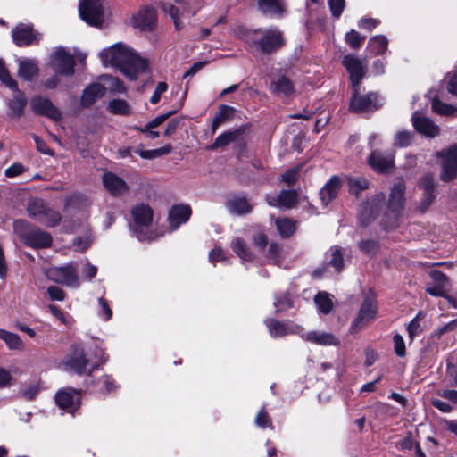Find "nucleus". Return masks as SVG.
Instances as JSON below:
<instances>
[{
	"label": "nucleus",
	"mask_w": 457,
	"mask_h": 457,
	"mask_svg": "<svg viewBox=\"0 0 457 457\" xmlns=\"http://www.w3.org/2000/svg\"><path fill=\"white\" fill-rule=\"evenodd\" d=\"M98 56L104 66H113L130 80H135L140 71L146 70V60L138 56L129 46L123 43H116L103 49Z\"/></svg>",
	"instance_id": "f257e3e1"
},
{
	"label": "nucleus",
	"mask_w": 457,
	"mask_h": 457,
	"mask_svg": "<svg viewBox=\"0 0 457 457\" xmlns=\"http://www.w3.org/2000/svg\"><path fill=\"white\" fill-rule=\"evenodd\" d=\"M244 41L258 48L263 54H271L285 44L283 32L277 27L246 29L242 34Z\"/></svg>",
	"instance_id": "f03ea898"
},
{
	"label": "nucleus",
	"mask_w": 457,
	"mask_h": 457,
	"mask_svg": "<svg viewBox=\"0 0 457 457\" xmlns=\"http://www.w3.org/2000/svg\"><path fill=\"white\" fill-rule=\"evenodd\" d=\"M28 215L46 227H57L62 219L61 212L42 198H30L27 204Z\"/></svg>",
	"instance_id": "7ed1b4c3"
},
{
	"label": "nucleus",
	"mask_w": 457,
	"mask_h": 457,
	"mask_svg": "<svg viewBox=\"0 0 457 457\" xmlns=\"http://www.w3.org/2000/svg\"><path fill=\"white\" fill-rule=\"evenodd\" d=\"M132 223L130 228L139 241H150L154 239L148 228L153 221L154 212L151 207L145 204H138L131 209Z\"/></svg>",
	"instance_id": "20e7f679"
},
{
	"label": "nucleus",
	"mask_w": 457,
	"mask_h": 457,
	"mask_svg": "<svg viewBox=\"0 0 457 457\" xmlns=\"http://www.w3.org/2000/svg\"><path fill=\"white\" fill-rule=\"evenodd\" d=\"M14 231L26 245L32 248H46L53 242L50 233L38 228H29L24 220L14 222Z\"/></svg>",
	"instance_id": "39448f33"
},
{
	"label": "nucleus",
	"mask_w": 457,
	"mask_h": 457,
	"mask_svg": "<svg viewBox=\"0 0 457 457\" xmlns=\"http://www.w3.org/2000/svg\"><path fill=\"white\" fill-rule=\"evenodd\" d=\"M46 275L50 280L55 283L62 284L70 287H79L77 270L72 263L50 268L46 271Z\"/></svg>",
	"instance_id": "423d86ee"
},
{
	"label": "nucleus",
	"mask_w": 457,
	"mask_h": 457,
	"mask_svg": "<svg viewBox=\"0 0 457 457\" xmlns=\"http://www.w3.org/2000/svg\"><path fill=\"white\" fill-rule=\"evenodd\" d=\"M80 18L90 26L100 27L104 21V9L101 0H80Z\"/></svg>",
	"instance_id": "0eeeda50"
},
{
	"label": "nucleus",
	"mask_w": 457,
	"mask_h": 457,
	"mask_svg": "<svg viewBox=\"0 0 457 457\" xmlns=\"http://www.w3.org/2000/svg\"><path fill=\"white\" fill-rule=\"evenodd\" d=\"M378 312V303L373 296H367L361 304L358 315L352 321L350 331L356 333L364 325L375 320Z\"/></svg>",
	"instance_id": "6e6552de"
},
{
	"label": "nucleus",
	"mask_w": 457,
	"mask_h": 457,
	"mask_svg": "<svg viewBox=\"0 0 457 457\" xmlns=\"http://www.w3.org/2000/svg\"><path fill=\"white\" fill-rule=\"evenodd\" d=\"M436 156L442 160L441 179L447 182L455 179L457 177V144L436 153Z\"/></svg>",
	"instance_id": "1a4fd4ad"
},
{
	"label": "nucleus",
	"mask_w": 457,
	"mask_h": 457,
	"mask_svg": "<svg viewBox=\"0 0 457 457\" xmlns=\"http://www.w3.org/2000/svg\"><path fill=\"white\" fill-rule=\"evenodd\" d=\"M360 87L353 88V96L350 102V110L353 112H371L379 108L382 104L378 102L375 93L361 96L359 94Z\"/></svg>",
	"instance_id": "9d476101"
},
{
	"label": "nucleus",
	"mask_w": 457,
	"mask_h": 457,
	"mask_svg": "<svg viewBox=\"0 0 457 457\" xmlns=\"http://www.w3.org/2000/svg\"><path fill=\"white\" fill-rule=\"evenodd\" d=\"M50 64L56 74L71 76L74 73V58L63 48H56L53 52Z\"/></svg>",
	"instance_id": "9b49d317"
},
{
	"label": "nucleus",
	"mask_w": 457,
	"mask_h": 457,
	"mask_svg": "<svg viewBox=\"0 0 457 457\" xmlns=\"http://www.w3.org/2000/svg\"><path fill=\"white\" fill-rule=\"evenodd\" d=\"M343 65L350 75L352 88L360 87L361 82L366 73L367 63L353 54L345 55L342 61Z\"/></svg>",
	"instance_id": "f8f14e48"
},
{
	"label": "nucleus",
	"mask_w": 457,
	"mask_h": 457,
	"mask_svg": "<svg viewBox=\"0 0 457 457\" xmlns=\"http://www.w3.org/2000/svg\"><path fill=\"white\" fill-rule=\"evenodd\" d=\"M66 366L79 375L90 374L96 364L91 363V361L86 358L85 350L80 345H74L70 358L66 361Z\"/></svg>",
	"instance_id": "ddd939ff"
},
{
	"label": "nucleus",
	"mask_w": 457,
	"mask_h": 457,
	"mask_svg": "<svg viewBox=\"0 0 457 457\" xmlns=\"http://www.w3.org/2000/svg\"><path fill=\"white\" fill-rule=\"evenodd\" d=\"M201 8V4L195 1L175 0V4L170 5L169 12L173 19L176 29H180V18L193 16Z\"/></svg>",
	"instance_id": "4468645a"
},
{
	"label": "nucleus",
	"mask_w": 457,
	"mask_h": 457,
	"mask_svg": "<svg viewBox=\"0 0 457 457\" xmlns=\"http://www.w3.org/2000/svg\"><path fill=\"white\" fill-rule=\"evenodd\" d=\"M30 107L37 115L46 116L54 120H60L62 119L61 111L46 97L35 96L30 100Z\"/></svg>",
	"instance_id": "2eb2a0df"
},
{
	"label": "nucleus",
	"mask_w": 457,
	"mask_h": 457,
	"mask_svg": "<svg viewBox=\"0 0 457 457\" xmlns=\"http://www.w3.org/2000/svg\"><path fill=\"white\" fill-rule=\"evenodd\" d=\"M384 194L379 193L361 205L359 217L362 225H368L377 217L381 208L384 206Z\"/></svg>",
	"instance_id": "dca6fc26"
},
{
	"label": "nucleus",
	"mask_w": 457,
	"mask_h": 457,
	"mask_svg": "<svg viewBox=\"0 0 457 457\" xmlns=\"http://www.w3.org/2000/svg\"><path fill=\"white\" fill-rule=\"evenodd\" d=\"M55 403L61 409L73 415L80 407L81 395L77 390L71 388L63 389L55 395Z\"/></svg>",
	"instance_id": "f3484780"
},
{
	"label": "nucleus",
	"mask_w": 457,
	"mask_h": 457,
	"mask_svg": "<svg viewBox=\"0 0 457 457\" xmlns=\"http://www.w3.org/2000/svg\"><path fill=\"white\" fill-rule=\"evenodd\" d=\"M265 324L272 337H280L287 335L300 334L303 328L293 321L281 322L275 319H267Z\"/></svg>",
	"instance_id": "a211bd4d"
},
{
	"label": "nucleus",
	"mask_w": 457,
	"mask_h": 457,
	"mask_svg": "<svg viewBox=\"0 0 457 457\" xmlns=\"http://www.w3.org/2000/svg\"><path fill=\"white\" fill-rule=\"evenodd\" d=\"M12 40L18 46H26L37 42L40 36L30 24H18L12 30Z\"/></svg>",
	"instance_id": "6ab92c4d"
},
{
	"label": "nucleus",
	"mask_w": 457,
	"mask_h": 457,
	"mask_svg": "<svg viewBox=\"0 0 457 457\" xmlns=\"http://www.w3.org/2000/svg\"><path fill=\"white\" fill-rule=\"evenodd\" d=\"M411 120L415 129L419 133L428 137H435L439 134V127L429 118L422 116L419 112L416 111L412 114Z\"/></svg>",
	"instance_id": "aec40b11"
},
{
	"label": "nucleus",
	"mask_w": 457,
	"mask_h": 457,
	"mask_svg": "<svg viewBox=\"0 0 457 457\" xmlns=\"http://www.w3.org/2000/svg\"><path fill=\"white\" fill-rule=\"evenodd\" d=\"M300 337L307 342L312 344H315L322 346H330V345H338L339 340L338 338L329 332L325 331H310L307 333L299 334Z\"/></svg>",
	"instance_id": "412c9836"
},
{
	"label": "nucleus",
	"mask_w": 457,
	"mask_h": 457,
	"mask_svg": "<svg viewBox=\"0 0 457 457\" xmlns=\"http://www.w3.org/2000/svg\"><path fill=\"white\" fill-rule=\"evenodd\" d=\"M404 190L403 183H396L391 189L387 209L393 213L395 217H398L400 212L403 209L404 205Z\"/></svg>",
	"instance_id": "4be33fe9"
},
{
	"label": "nucleus",
	"mask_w": 457,
	"mask_h": 457,
	"mask_svg": "<svg viewBox=\"0 0 457 457\" xmlns=\"http://www.w3.org/2000/svg\"><path fill=\"white\" fill-rule=\"evenodd\" d=\"M191 216V209L188 205H175L169 212V227L171 231L177 229L181 224L186 223Z\"/></svg>",
	"instance_id": "5701e85b"
},
{
	"label": "nucleus",
	"mask_w": 457,
	"mask_h": 457,
	"mask_svg": "<svg viewBox=\"0 0 457 457\" xmlns=\"http://www.w3.org/2000/svg\"><path fill=\"white\" fill-rule=\"evenodd\" d=\"M103 183L106 190L113 195H120L128 192L127 183L112 172H106L103 176Z\"/></svg>",
	"instance_id": "b1692460"
},
{
	"label": "nucleus",
	"mask_w": 457,
	"mask_h": 457,
	"mask_svg": "<svg viewBox=\"0 0 457 457\" xmlns=\"http://www.w3.org/2000/svg\"><path fill=\"white\" fill-rule=\"evenodd\" d=\"M156 21V14L153 8L145 7L138 11L132 18V25L141 29H152Z\"/></svg>",
	"instance_id": "393cba45"
},
{
	"label": "nucleus",
	"mask_w": 457,
	"mask_h": 457,
	"mask_svg": "<svg viewBox=\"0 0 457 457\" xmlns=\"http://www.w3.org/2000/svg\"><path fill=\"white\" fill-rule=\"evenodd\" d=\"M342 186L341 179L338 176H333L320 189V196L323 205L327 206L336 198Z\"/></svg>",
	"instance_id": "a878e982"
},
{
	"label": "nucleus",
	"mask_w": 457,
	"mask_h": 457,
	"mask_svg": "<svg viewBox=\"0 0 457 457\" xmlns=\"http://www.w3.org/2000/svg\"><path fill=\"white\" fill-rule=\"evenodd\" d=\"M296 192L284 190L278 196H267L268 204L274 207L291 209L296 203Z\"/></svg>",
	"instance_id": "bb28decb"
},
{
	"label": "nucleus",
	"mask_w": 457,
	"mask_h": 457,
	"mask_svg": "<svg viewBox=\"0 0 457 457\" xmlns=\"http://www.w3.org/2000/svg\"><path fill=\"white\" fill-rule=\"evenodd\" d=\"M368 162L375 171L382 173L393 166L394 160L392 155H385L379 151H372Z\"/></svg>",
	"instance_id": "cd10ccee"
},
{
	"label": "nucleus",
	"mask_w": 457,
	"mask_h": 457,
	"mask_svg": "<svg viewBox=\"0 0 457 457\" xmlns=\"http://www.w3.org/2000/svg\"><path fill=\"white\" fill-rule=\"evenodd\" d=\"M257 6L264 15L271 17H280L285 12L284 0H259Z\"/></svg>",
	"instance_id": "c85d7f7f"
},
{
	"label": "nucleus",
	"mask_w": 457,
	"mask_h": 457,
	"mask_svg": "<svg viewBox=\"0 0 457 457\" xmlns=\"http://www.w3.org/2000/svg\"><path fill=\"white\" fill-rule=\"evenodd\" d=\"M106 87L100 83H93L87 87L81 96V104L83 106L92 105L96 99L104 96Z\"/></svg>",
	"instance_id": "c756f323"
},
{
	"label": "nucleus",
	"mask_w": 457,
	"mask_h": 457,
	"mask_svg": "<svg viewBox=\"0 0 457 457\" xmlns=\"http://www.w3.org/2000/svg\"><path fill=\"white\" fill-rule=\"evenodd\" d=\"M227 207L231 213L242 215L248 213L252 211V205L245 196L235 195L231 197L228 203Z\"/></svg>",
	"instance_id": "7c9ffc66"
},
{
	"label": "nucleus",
	"mask_w": 457,
	"mask_h": 457,
	"mask_svg": "<svg viewBox=\"0 0 457 457\" xmlns=\"http://www.w3.org/2000/svg\"><path fill=\"white\" fill-rule=\"evenodd\" d=\"M230 246L242 262H252L255 258V254L251 252L245 240L240 237L234 238Z\"/></svg>",
	"instance_id": "2f4dec72"
},
{
	"label": "nucleus",
	"mask_w": 457,
	"mask_h": 457,
	"mask_svg": "<svg viewBox=\"0 0 457 457\" xmlns=\"http://www.w3.org/2000/svg\"><path fill=\"white\" fill-rule=\"evenodd\" d=\"M18 72L21 78L31 81L37 75L38 68L33 60H20Z\"/></svg>",
	"instance_id": "473e14b6"
},
{
	"label": "nucleus",
	"mask_w": 457,
	"mask_h": 457,
	"mask_svg": "<svg viewBox=\"0 0 457 457\" xmlns=\"http://www.w3.org/2000/svg\"><path fill=\"white\" fill-rule=\"evenodd\" d=\"M270 90L273 93L290 96L294 92V86L288 78L281 76L271 82Z\"/></svg>",
	"instance_id": "72a5a7b5"
},
{
	"label": "nucleus",
	"mask_w": 457,
	"mask_h": 457,
	"mask_svg": "<svg viewBox=\"0 0 457 457\" xmlns=\"http://www.w3.org/2000/svg\"><path fill=\"white\" fill-rule=\"evenodd\" d=\"M235 109L232 106L222 104L213 118L212 130L215 133L220 125L232 118Z\"/></svg>",
	"instance_id": "f704fd0d"
},
{
	"label": "nucleus",
	"mask_w": 457,
	"mask_h": 457,
	"mask_svg": "<svg viewBox=\"0 0 457 457\" xmlns=\"http://www.w3.org/2000/svg\"><path fill=\"white\" fill-rule=\"evenodd\" d=\"M242 134L241 129L229 130L220 135L212 145L209 146L210 149L214 150L218 147H223L228 144L237 141Z\"/></svg>",
	"instance_id": "c9c22d12"
},
{
	"label": "nucleus",
	"mask_w": 457,
	"mask_h": 457,
	"mask_svg": "<svg viewBox=\"0 0 457 457\" xmlns=\"http://www.w3.org/2000/svg\"><path fill=\"white\" fill-rule=\"evenodd\" d=\"M0 339L3 340L10 350L21 351L24 344L19 335L0 328Z\"/></svg>",
	"instance_id": "e433bc0d"
},
{
	"label": "nucleus",
	"mask_w": 457,
	"mask_h": 457,
	"mask_svg": "<svg viewBox=\"0 0 457 457\" xmlns=\"http://www.w3.org/2000/svg\"><path fill=\"white\" fill-rule=\"evenodd\" d=\"M388 46V39L384 35H377L370 38L368 50L373 54H383Z\"/></svg>",
	"instance_id": "4c0bfd02"
},
{
	"label": "nucleus",
	"mask_w": 457,
	"mask_h": 457,
	"mask_svg": "<svg viewBox=\"0 0 457 457\" xmlns=\"http://www.w3.org/2000/svg\"><path fill=\"white\" fill-rule=\"evenodd\" d=\"M420 187L425 193V208H427L436 197L435 182L431 175H426L420 181Z\"/></svg>",
	"instance_id": "58836bf2"
},
{
	"label": "nucleus",
	"mask_w": 457,
	"mask_h": 457,
	"mask_svg": "<svg viewBox=\"0 0 457 457\" xmlns=\"http://www.w3.org/2000/svg\"><path fill=\"white\" fill-rule=\"evenodd\" d=\"M432 109L435 112L442 116H457V105L444 103L437 98L433 99Z\"/></svg>",
	"instance_id": "ea45409f"
},
{
	"label": "nucleus",
	"mask_w": 457,
	"mask_h": 457,
	"mask_svg": "<svg viewBox=\"0 0 457 457\" xmlns=\"http://www.w3.org/2000/svg\"><path fill=\"white\" fill-rule=\"evenodd\" d=\"M347 184L350 193L354 194L356 196H359L361 192L369 187V181L362 177H349L347 178Z\"/></svg>",
	"instance_id": "a19ab883"
},
{
	"label": "nucleus",
	"mask_w": 457,
	"mask_h": 457,
	"mask_svg": "<svg viewBox=\"0 0 457 457\" xmlns=\"http://www.w3.org/2000/svg\"><path fill=\"white\" fill-rule=\"evenodd\" d=\"M108 109L110 112L116 115H129L131 108L129 104L122 99H113L109 102Z\"/></svg>",
	"instance_id": "79ce46f5"
},
{
	"label": "nucleus",
	"mask_w": 457,
	"mask_h": 457,
	"mask_svg": "<svg viewBox=\"0 0 457 457\" xmlns=\"http://www.w3.org/2000/svg\"><path fill=\"white\" fill-rule=\"evenodd\" d=\"M277 229L282 237H289L295 231V222L290 219H278L276 220Z\"/></svg>",
	"instance_id": "37998d69"
},
{
	"label": "nucleus",
	"mask_w": 457,
	"mask_h": 457,
	"mask_svg": "<svg viewBox=\"0 0 457 457\" xmlns=\"http://www.w3.org/2000/svg\"><path fill=\"white\" fill-rule=\"evenodd\" d=\"M424 315L421 312H419L408 324L407 332L408 337L411 342L414 340V338L419 336L422 332L421 320H423Z\"/></svg>",
	"instance_id": "c03bdc74"
},
{
	"label": "nucleus",
	"mask_w": 457,
	"mask_h": 457,
	"mask_svg": "<svg viewBox=\"0 0 457 457\" xmlns=\"http://www.w3.org/2000/svg\"><path fill=\"white\" fill-rule=\"evenodd\" d=\"M102 79L104 81L109 90L113 93H124L126 91L123 82L118 78L111 75H104Z\"/></svg>",
	"instance_id": "a18cd8bd"
},
{
	"label": "nucleus",
	"mask_w": 457,
	"mask_h": 457,
	"mask_svg": "<svg viewBox=\"0 0 457 457\" xmlns=\"http://www.w3.org/2000/svg\"><path fill=\"white\" fill-rule=\"evenodd\" d=\"M26 104L27 100L21 94H19L9 102V107L12 114L17 117L22 115Z\"/></svg>",
	"instance_id": "49530a36"
},
{
	"label": "nucleus",
	"mask_w": 457,
	"mask_h": 457,
	"mask_svg": "<svg viewBox=\"0 0 457 457\" xmlns=\"http://www.w3.org/2000/svg\"><path fill=\"white\" fill-rule=\"evenodd\" d=\"M315 303L320 310L324 314H328L332 308V302L329 298L328 294L327 293H319L314 298Z\"/></svg>",
	"instance_id": "de8ad7c7"
},
{
	"label": "nucleus",
	"mask_w": 457,
	"mask_h": 457,
	"mask_svg": "<svg viewBox=\"0 0 457 457\" xmlns=\"http://www.w3.org/2000/svg\"><path fill=\"white\" fill-rule=\"evenodd\" d=\"M331 251V259L328 262V264L332 266L337 272H339L344 268V260L343 253L339 247L333 246L330 248Z\"/></svg>",
	"instance_id": "09e8293b"
},
{
	"label": "nucleus",
	"mask_w": 457,
	"mask_h": 457,
	"mask_svg": "<svg viewBox=\"0 0 457 457\" xmlns=\"http://www.w3.org/2000/svg\"><path fill=\"white\" fill-rule=\"evenodd\" d=\"M254 423L257 427L261 428H270V429H274L271 418L270 417L265 406L260 410L258 414L255 417Z\"/></svg>",
	"instance_id": "8fccbe9b"
},
{
	"label": "nucleus",
	"mask_w": 457,
	"mask_h": 457,
	"mask_svg": "<svg viewBox=\"0 0 457 457\" xmlns=\"http://www.w3.org/2000/svg\"><path fill=\"white\" fill-rule=\"evenodd\" d=\"M276 312H281L288 310L293 306L290 294L285 293L281 296H276L274 301Z\"/></svg>",
	"instance_id": "3c124183"
},
{
	"label": "nucleus",
	"mask_w": 457,
	"mask_h": 457,
	"mask_svg": "<svg viewBox=\"0 0 457 457\" xmlns=\"http://www.w3.org/2000/svg\"><path fill=\"white\" fill-rule=\"evenodd\" d=\"M0 80L10 89L18 90L16 81L10 76L2 60H0Z\"/></svg>",
	"instance_id": "603ef678"
},
{
	"label": "nucleus",
	"mask_w": 457,
	"mask_h": 457,
	"mask_svg": "<svg viewBox=\"0 0 457 457\" xmlns=\"http://www.w3.org/2000/svg\"><path fill=\"white\" fill-rule=\"evenodd\" d=\"M365 37L361 36L356 30L352 29L345 35L347 45L353 49H358L364 42Z\"/></svg>",
	"instance_id": "864d4df0"
},
{
	"label": "nucleus",
	"mask_w": 457,
	"mask_h": 457,
	"mask_svg": "<svg viewBox=\"0 0 457 457\" xmlns=\"http://www.w3.org/2000/svg\"><path fill=\"white\" fill-rule=\"evenodd\" d=\"M445 83L447 92L457 97V71L448 72L445 77Z\"/></svg>",
	"instance_id": "5fc2aeb1"
},
{
	"label": "nucleus",
	"mask_w": 457,
	"mask_h": 457,
	"mask_svg": "<svg viewBox=\"0 0 457 457\" xmlns=\"http://www.w3.org/2000/svg\"><path fill=\"white\" fill-rule=\"evenodd\" d=\"M98 304H99V310L97 311L98 317L104 321L110 320L112 317V312L109 306L108 302L104 298L99 297Z\"/></svg>",
	"instance_id": "6e6d98bb"
},
{
	"label": "nucleus",
	"mask_w": 457,
	"mask_h": 457,
	"mask_svg": "<svg viewBox=\"0 0 457 457\" xmlns=\"http://www.w3.org/2000/svg\"><path fill=\"white\" fill-rule=\"evenodd\" d=\"M359 248L363 253L373 256L378 249V245L375 240L366 239L359 243Z\"/></svg>",
	"instance_id": "4d7b16f0"
},
{
	"label": "nucleus",
	"mask_w": 457,
	"mask_h": 457,
	"mask_svg": "<svg viewBox=\"0 0 457 457\" xmlns=\"http://www.w3.org/2000/svg\"><path fill=\"white\" fill-rule=\"evenodd\" d=\"M412 140V133L411 131H399L395 137L394 145L399 147L408 146Z\"/></svg>",
	"instance_id": "13d9d810"
},
{
	"label": "nucleus",
	"mask_w": 457,
	"mask_h": 457,
	"mask_svg": "<svg viewBox=\"0 0 457 457\" xmlns=\"http://www.w3.org/2000/svg\"><path fill=\"white\" fill-rule=\"evenodd\" d=\"M39 391H40L39 385L37 383H34V384L29 385L25 388L21 389L20 392V395L28 401H31L36 397V395L38 394Z\"/></svg>",
	"instance_id": "bf43d9fd"
},
{
	"label": "nucleus",
	"mask_w": 457,
	"mask_h": 457,
	"mask_svg": "<svg viewBox=\"0 0 457 457\" xmlns=\"http://www.w3.org/2000/svg\"><path fill=\"white\" fill-rule=\"evenodd\" d=\"M394 350L397 356L404 357L406 354L405 344L400 334H395L393 337Z\"/></svg>",
	"instance_id": "052dcab7"
},
{
	"label": "nucleus",
	"mask_w": 457,
	"mask_h": 457,
	"mask_svg": "<svg viewBox=\"0 0 457 457\" xmlns=\"http://www.w3.org/2000/svg\"><path fill=\"white\" fill-rule=\"evenodd\" d=\"M279 252H280V248H279L278 245L276 243H271L269 246V250H268L266 257L270 262L279 265L280 264Z\"/></svg>",
	"instance_id": "680f3d73"
},
{
	"label": "nucleus",
	"mask_w": 457,
	"mask_h": 457,
	"mask_svg": "<svg viewBox=\"0 0 457 457\" xmlns=\"http://www.w3.org/2000/svg\"><path fill=\"white\" fill-rule=\"evenodd\" d=\"M429 277L436 284L435 286H441L446 287L448 285V279L445 274H443L440 270H433L429 272Z\"/></svg>",
	"instance_id": "e2e57ef3"
},
{
	"label": "nucleus",
	"mask_w": 457,
	"mask_h": 457,
	"mask_svg": "<svg viewBox=\"0 0 457 457\" xmlns=\"http://www.w3.org/2000/svg\"><path fill=\"white\" fill-rule=\"evenodd\" d=\"M457 327V320H453L432 333V337L440 338L446 332L453 330Z\"/></svg>",
	"instance_id": "0e129e2a"
},
{
	"label": "nucleus",
	"mask_w": 457,
	"mask_h": 457,
	"mask_svg": "<svg viewBox=\"0 0 457 457\" xmlns=\"http://www.w3.org/2000/svg\"><path fill=\"white\" fill-rule=\"evenodd\" d=\"M24 170L25 167L23 164L20 162H15L5 170L4 175L7 178H14L21 175Z\"/></svg>",
	"instance_id": "69168bd1"
},
{
	"label": "nucleus",
	"mask_w": 457,
	"mask_h": 457,
	"mask_svg": "<svg viewBox=\"0 0 457 457\" xmlns=\"http://www.w3.org/2000/svg\"><path fill=\"white\" fill-rule=\"evenodd\" d=\"M47 294L52 301H62L65 297L64 291L56 286L49 287Z\"/></svg>",
	"instance_id": "338daca9"
},
{
	"label": "nucleus",
	"mask_w": 457,
	"mask_h": 457,
	"mask_svg": "<svg viewBox=\"0 0 457 457\" xmlns=\"http://www.w3.org/2000/svg\"><path fill=\"white\" fill-rule=\"evenodd\" d=\"M332 15L338 18L345 7V0H328Z\"/></svg>",
	"instance_id": "774afa93"
}]
</instances>
